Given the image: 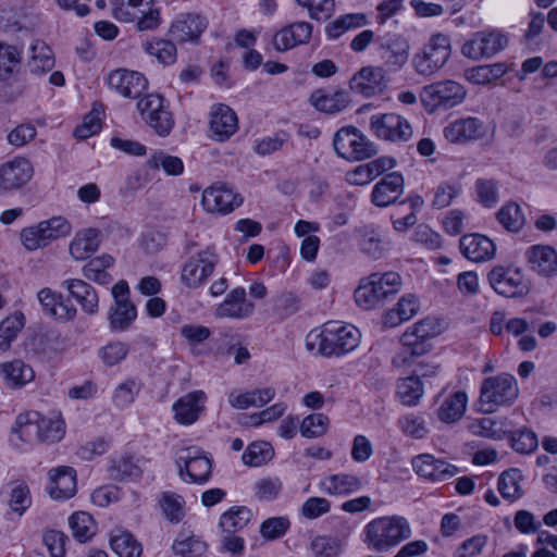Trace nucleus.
Masks as SVG:
<instances>
[{
  "instance_id": "obj_1",
  "label": "nucleus",
  "mask_w": 557,
  "mask_h": 557,
  "mask_svg": "<svg viewBox=\"0 0 557 557\" xmlns=\"http://www.w3.org/2000/svg\"><path fill=\"white\" fill-rule=\"evenodd\" d=\"M443 331L438 319L424 318L409 327L400 337L403 348L394 356L392 362L397 368L413 364L414 358L429 352L432 348L429 341Z\"/></svg>"
},
{
  "instance_id": "obj_2",
  "label": "nucleus",
  "mask_w": 557,
  "mask_h": 557,
  "mask_svg": "<svg viewBox=\"0 0 557 557\" xmlns=\"http://www.w3.org/2000/svg\"><path fill=\"white\" fill-rule=\"evenodd\" d=\"M410 535L411 528L404 517L385 516L366 524L362 541L369 549L382 553L397 546Z\"/></svg>"
},
{
  "instance_id": "obj_3",
  "label": "nucleus",
  "mask_w": 557,
  "mask_h": 557,
  "mask_svg": "<svg viewBox=\"0 0 557 557\" xmlns=\"http://www.w3.org/2000/svg\"><path fill=\"white\" fill-rule=\"evenodd\" d=\"M12 432L24 442L55 443L65 434V423L59 416L45 417L37 411L21 413Z\"/></svg>"
},
{
  "instance_id": "obj_4",
  "label": "nucleus",
  "mask_w": 557,
  "mask_h": 557,
  "mask_svg": "<svg viewBox=\"0 0 557 557\" xmlns=\"http://www.w3.org/2000/svg\"><path fill=\"white\" fill-rule=\"evenodd\" d=\"M360 331L351 324L327 322L322 331L314 335L313 342H307L312 349L318 346V351L325 357L341 356L358 347L360 343Z\"/></svg>"
},
{
  "instance_id": "obj_5",
  "label": "nucleus",
  "mask_w": 557,
  "mask_h": 557,
  "mask_svg": "<svg viewBox=\"0 0 557 557\" xmlns=\"http://www.w3.org/2000/svg\"><path fill=\"white\" fill-rule=\"evenodd\" d=\"M400 287L401 277L397 272L372 273L355 290V300L364 310L374 309L395 296Z\"/></svg>"
},
{
  "instance_id": "obj_6",
  "label": "nucleus",
  "mask_w": 557,
  "mask_h": 557,
  "mask_svg": "<svg viewBox=\"0 0 557 557\" xmlns=\"http://www.w3.org/2000/svg\"><path fill=\"white\" fill-rule=\"evenodd\" d=\"M111 11L121 23H136L139 32H152L162 24L161 10L152 0H111Z\"/></svg>"
},
{
  "instance_id": "obj_7",
  "label": "nucleus",
  "mask_w": 557,
  "mask_h": 557,
  "mask_svg": "<svg viewBox=\"0 0 557 557\" xmlns=\"http://www.w3.org/2000/svg\"><path fill=\"white\" fill-rule=\"evenodd\" d=\"M519 395L517 380L508 373H500L483 380L480 388L479 404L486 413L499 407L511 406Z\"/></svg>"
},
{
  "instance_id": "obj_8",
  "label": "nucleus",
  "mask_w": 557,
  "mask_h": 557,
  "mask_svg": "<svg viewBox=\"0 0 557 557\" xmlns=\"http://www.w3.org/2000/svg\"><path fill=\"white\" fill-rule=\"evenodd\" d=\"M451 42L448 35L433 34L423 48L412 58L414 71L422 76H432L437 73L449 60Z\"/></svg>"
},
{
  "instance_id": "obj_9",
  "label": "nucleus",
  "mask_w": 557,
  "mask_h": 557,
  "mask_svg": "<svg viewBox=\"0 0 557 557\" xmlns=\"http://www.w3.org/2000/svg\"><path fill=\"white\" fill-rule=\"evenodd\" d=\"M70 222L63 216H53L38 224L25 227L21 232V242L25 249L34 251L71 234Z\"/></svg>"
},
{
  "instance_id": "obj_10",
  "label": "nucleus",
  "mask_w": 557,
  "mask_h": 557,
  "mask_svg": "<svg viewBox=\"0 0 557 557\" xmlns=\"http://www.w3.org/2000/svg\"><path fill=\"white\" fill-rule=\"evenodd\" d=\"M335 152L348 161H359L376 153L375 145L359 129L352 126L341 128L333 139Z\"/></svg>"
},
{
  "instance_id": "obj_11",
  "label": "nucleus",
  "mask_w": 557,
  "mask_h": 557,
  "mask_svg": "<svg viewBox=\"0 0 557 557\" xmlns=\"http://www.w3.org/2000/svg\"><path fill=\"white\" fill-rule=\"evenodd\" d=\"M137 109L143 120L161 137L168 136L174 127V117L168 101L159 94L140 97Z\"/></svg>"
},
{
  "instance_id": "obj_12",
  "label": "nucleus",
  "mask_w": 557,
  "mask_h": 557,
  "mask_svg": "<svg viewBox=\"0 0 557 557\" xmlns=\"http://www.w3.org/2000/svg\"><path fill=\"white\" fill-rule=\"evenodd\" d=\"M463 86L455 81H441L422 88L420 99L429 111L449 109L461 103L466 97Z\"/></svg>"
},
{
  "instance_id": "obj_13",
  "label": "nucleus",
  "mask_w": 557,
  "mask_h": 557,
  "mask_svg": "<svg viewBox=\"0 0 557 557\" xmlns=\"http://www.w3.org/2000/svg\"><path fill=\"white\" fill-rule=\"evenodd\" d=\"M370 128L377 138L394 144L407 143L413 136L409 121L394 112L373 114Z\"/></svg>"
},
{
  "instance_id": "obj_14",
  "label": "nucleus",
  "mask_w": 557,
  "mask_h": 557,
  "mask_svg": "<svg viewBox=\"0 0 557 557\" xmlns=\"http://www.w3.org/2000/svg\"><path fill=\"white\" fill-rule=\"evenodd\" d=\"M178 476L186 483H206L212 472V460L197 447L181 451L176 459Z\"/></svg>"
},
{
  "instance_id": "obj_15",
  "label": "nucleus",
  "mask_w": 557,
  "mask_h": 557,
  "mask_svg": "<svg viewBox=\"0 0 557 557\" xmlns=\"http://www.w3.org/2000/svg\"><path fill=\"white\" fill-rule=\"evenodd\" d=\"M508 39L498 30H480L462 45L461 53L471 60L492 58L507 47Z\"/></svg>"
},
{
  "instance_id": "obj_16",
  "label": "nucleus",
  "mask_w": 557,
  "mask_h": 557,
  "mask_svg": "<svg viewBox=\"0 0 557 557\" xmlns=\"http://www.w3.org/2000/svg\"><path fill=\"white\" fill-rule=\"evenodd\" d=\"M487 277L493 289L505 297H521L530 292V283L519 269L495 267Z\"/></svg>"
},
{
  "instance_id": "obj_17",
  "label": "nucleus",
  "mask_w": 557,
  "mask_h": 557,
  "mask_svg": "<svg viewBox=\"0 0 557 557\" xmlns=\"http://www.w3.org/2000/svg\"><path fill=\"white\" fill-rule=\"evenodd\" d=\"M242 195L225 184L216 183L202 193L201 205L209 213L225 215L243 205Z\"/></svg>"
},
{
  "instance_id": "obj_18",
  "label": "nucleus",
  "mask_w": 557,
  "mask_h": 557,
  "mask_svg": "<svg viewBox=\"0 0 557 557\" xmlns=\"http://www.w3.org/2000/svg\"><path fill=\"white\" fill-rule=\"evenodd\" d=\"M359 250L367 257L377 260L389 249L386 232L379 225L369 223L355 228Z\"/></svg>"
},
{
  "instance_id": "obj_19",
  "label": "nucleus",
  "mask_w": 557,
  "mask_h": 557,
  "mask_svg": "<svg viewBox=\"0 0 557 557\" xmlns=\"http://www.w3.org/2000/svg\"><path fill=\"white\" fill-rule=\"evenodd\" d=\"M216 262V256L210 250L190 257L182 269V283L189 288L199 287L213 273Z\"/></svg>"
},
{
  "instance_id": "obj_20",
  "label": "nucleus",
  "mask_w": 557,
  "mask_h": 557,
  "mask_svg": "<svg viewBox=\"0 0 557 557\" xmlns=\"http://www.w3.org/2000/svg\"><path fill=\"white\" fill-rule=\"evenodd\" d=\"M110 89L125 98L137 99L148 87L147 78L137 71L117 69L107 77Z\"/></svg>"
},
{
  "instance_id": "obj_21",
  "label": "nucleus",
  "mask_w": 557,
  "mask_h": 557,
  "mask_svg": "<svg viewBox=\"0 0 557 557\" xmlns=\"http://www.w3.org/2000/svg\"><path fill=\"white\" fill-rule=\"evenodd\" d=\"M208 27V21L198 13H182L170 25L169 35L177 42H197Z\"/></svg>"
},
{
  "instance_id": "obj_22",
  "label": "nucleus",
  "mask_w": 557,
  "mask_h": 557,
  "mask_svg": "<svg viewBox=\"0 0 557 557\" xmlns=\"http://www.w3.org/2000/svg\"><path fill=\"white\" fill-rule=\"evenodd\" d=\"M486 132L485 124L472 116L453 121L443 131L444 137L453 144H466L482 139Z\"/></svg>"
},
{
  "instance_id": "obj_23",
  "label": "nucleus",
  "mask_w": 557,
  "mask_h": 557,
  "mask_svg": "<svg viewBox=\"0 0 557 557\" xmlns=\"http://www.w3.org/2000/svg\"><path fill=\"white\" fill-rule=\"evenodd\" d=\"M209 128L211 138L223 143L230 139L238 128L236 113L225 104H214L211 108Z\"/></svg>"
},
{
  "instance_id": "obj_24",
  "label": "nucleus",
  "mask_w": 557,
  "mask_h": 557,
  "mask_svg": "<svg viewBox=\"0 0 557 557\" xmlns=\"http://www.w3.org/2000/svg\"><path fill=\"white\" fill-rule=\"evenodd\" d=\"M529 268L537 275L552 277L557 274V251L549 245H533L525 251Z\"/></svg>"
},
{
  "instance_id": "obj_25",
  "label": "nucleus",
  "mask_w": 557,
  "mask_h": 557,
  "mask_svg": "<svg viewBox=\"0 0 557 557\" xmlns=\"http://www.w3.org/2000/svg\"><path fill=\"white\" fill-rule=\"evenodd\" d=\"M404 186L405 181L400 173H388L374 185L371 202L380 208L388 207L403 195Z\"/></svg>"
},
{
  "instance_id": "obj_26",
  "label": "nucleus",
  "mask_w": 557,
  "mask_h": 557,
  "mask_svg": "<svg viewBox=\"0 0 557 557\" xmlns=\"http://www.w3.org/2000/svg\"><path fill=\"white\" fill-rule=\"evenodd\" d=\"M349 87L364 97L381 94L385 87L384 70L380 66H364L351 77Z\"/></svg>"
},
{
  "instance_id": "obj_27",
  "label": "nucleus",
  "mask_w": 557,
  "mask_h": 557,
  "mask_svg": "<svg viewBox=\"0 0 557 557\" xmlns=\"http://www.w3.org/2000/svg\"><path fill=\"white\" fill-rule=\"evenodd\" d=\"M382 59L391 71L400 70L408 61L410 45L400 35H386L381 38Z\"/></svg>"
},
{
  "instance_id": "obj_28",
  "label": "nucleus",
  "mask_w": 557,
  "mask_h": 557,
  "mask_svg": "<svg viewBox=\"0 0 557 557\" xmlns=\"http://www.w3.org/2000/svg\"><path fill=\"white\" fill-rule=\"evenodd\" d=\"M412 467L420 476L432 481H445L458 472L457 467L436 459L431 454H421L414 457L412 459Z\"/></svg>"
},
{
  "instance_id": "obj_29",
  "label": "nucleus",
  "mask_w": 557,
  "mask_h": 557,
  "mask_svg": "<svg viewBox=\"0 0 557 557\" xmlns=\"http://www.w3.org/2000/svg\"><path fill=\"white\" fill-rule=\"evenodd\" d=\"M33 165L25 158H15L0 168V187L5 190L21 188L33 176Z\"/></svg>"
},
{
  "instance_id": "obj_30",
  "label": "nucleus",
  "mask_w": 557,
  "mask_h": 557,
  "mask_svg": "<svg viewBox=\"0 0 557 557\" xmlns=\"http://www.w3.org/2000/svg\"><path fill=\"white\" fill-rule=\"evenodd\" d=\"M49 495L52 499L63 500L76 494V471L72 467L61 466L49 471Z\"/></svg>"
},
{
  "instance_id": "obj_31",
  "label": "nucleus",
  "mask_w": 557,
  "mask_h": 557,
  "mask_svg": "<svg viewBox=\"0 0 557 557\" xmlns=\"http://www.w3.org/2000/svg\"><path fill=\"white\" fill-rule=\"evenodd\" d=\"M459 247L461 253L474 262L488 261L496 252L495 244L487 236L478 233L463 235Z\"/></svg>"
},
{
  "instance_id": "obj_32",
  "label": "nucleus",
  "mask_w": 557,
  "mask_h": 557,
  "mask_svg": "<svg viewBox=\"0 0 557 557\" xmlns=\"http://www.w3.org/2000/svg\"><path fill=\"white\" fill-rule=\"evenodd\" d=\"M37 298L45 314L61 322L72 321L77 315V309L73 305L64 302L62 295L50 288L40 289Z\"/></svg>"
},
{
  "instance_id": "obj_33",
  "label": "nucleus",
  "mask_w": 557,
  "mask_h": 557,
  "mask_svg": "<svg viewBox=\"0 0 557 557\" xmlns=\"http://www.w3.org/2000/svg\"><path fill=\"white\" fill-rule=\"evenodd\" d=\"M312 33V25L308 22L292 23L275 33L272 39L274 48L284 52L298 45L306 44Z\"/></svg>"
},
{
  "instance_id": "obj_34",
  "label": "nucleus",
  "mask_w": 557,
  "mask_h": 557,
  "mask_svg": "<svg viewBox=\"0 0 557 557\" xmlns=\"http://www.w3.org/2000/svg\"><path fill=\"white\" fill-rule=\"evenodd\" d=\"M253 311V305L246 299V290L244 287L232 289L223 302H221L214 314L218 318L245 319Z\"/></svg>"
},
{
  "instance_id": "obj_35",
  "label": "nucleus",
  "mask_w": 557,
  "mask_h": 557,
  "mask_svg": "<svg viewBox=\"0 0 557 557\" xmlns=\"http://www.w3.org/2000/svg\"><path fill=\"white\" fill-rule=\"evenodd\" d=\"M206 394L195 391L181 397L173 404L174 418L180 424L189 425L199 419L203 410Z\"/></svg>"
},
{
  "instance_id": "obj_36",
  "label": "nucleus",
  "mask_w": 557,
  "mask_h": 557,
  "mask_svg": "<svg viewBox=\"0 0 557 557\" xmlns=\"http://www.w3.org/2000/svg\"><path fill=\"white\" fill-rule=\"evenodd\" d=\"M62 286L67 289L86 314L94 315L98 312L99 297L90 284L79 278H69L62 283Z\"/></svg>"
},
{
  "instance_id": "obj_37",
  "label": "nucleus",
  "mask_w": 557,
  "mask_h": 557,
  "mask_svg": "<svg viewBox=\"0 0 557 557\" xmlns=\"http://www.w3.org/2000/svg\"><path fill=\"white\" fill-rule=\"evenodd\" d=\"M320 490L330 496H347L362 488L361 479L352 473H335L321 479Z\"/></svg>"
},
{
  "instance_id": "obj_38",
  "label": "nucleus",
  "mask_w": 557,
  "mask_h": 557,
  "mask_svg": "<svg viewBox=\"0 0 557 557\" xmlns=\"http://www.w3.org/2000/svg\"><path fill=\"white\" fill-rule=\"evenodd\" d=\"M101 232L95 227L84 228L75 234L70 244V253L76 260H85L99 249Z\"/></svg>"
},
{
  "instance_id": "obj_39",
  "label": "nucleus",
  "mask_w": 557,
  "mask_h": 557,
  "mask_svg": "<svg viewBox=\"0 0 557 557\" xmlns=\"http://www.w3.org/2000/svg\"><path fill=\"white\" fill-rule=\"evenodd\" d=\"M0 376L8 387L21 388L34 380L35 372L22 360H13L0 364Z\"/></svg>"
},
{
  "instance_id": "obj_40",
  "label": "nucleus",
  "mask_w": 557,
  "mask_h": 557,
  "mask_svg": "<svg viewBox=\"0 0 557 557\" xmlns=\"http://www.w3.org/2000/svg\"><path fill=\"white\" fill-rule=\"evenodd\" d=\"M22 51L0 41V82L10 83L17 78L21 71Z\"/></svg>"
},
{
  "instance_id": "obj_41",
  "label": "nucleus",
  "mask_w": 557,
  "mask_h": 557,
  "mask_svg": "<svg viewBox=\"0 0 557 557\" xmlns=\"http://www.w3.org/2000/svg\"><path fill=\"white\" fill-rule=\"evenodd\" d=\"M275 389L273 387H263L253 389L246 393L237 394L232 392L228 394V403L232 407L244 410L250 407H263L275 397Z\"/></svg>"
},
{
  "instance_id": "obj_42",
  "label": "nucleus",
  "mask_w": 557,
  "mask_h": 557,
  "mask_svg": "<svg viewBox=\"0 0 557 557\" xmlns=\"http://www.w3.org/2000/svg\"><path fill=\"white\" fill-rule=\"evenodd\" d=\"M108 472L114 481H133L139 479L143 474L138 462L128 455L111 459Z\"/></svg>"
},
{
  "instance_id": "obj_43",
  "label": "nucleus",
  "mask_w": 557,
  "mask_h": 557,
  "mask_svg": "<svg viewBox=\"0 0 557 557\" xmlns=\"http://www.w3.org/2000/svg\"><path fill=\"white\" fill-rule=\"evenodd\" d=\"M32 57L28 62L29 71L35 75H42L54 66V55L51 48L42 40H34L30 46Z\"/></svg>"
},
{
  "instance_id": "obj_44",
  "label": "nucleus",
  "mask_w": 557,
  "mask_h": 557,
  "mask_svg": "<svg viewBox=\"0 0 557 557\" xmlns=\"http://www.w3.org/2000/svg\"><path fill=\"white\" fill-rule=\"evenodd\" d=\"M114 264V258L110 255L103 253L99 257L90 259L83 267V274L87 280H90L100 285H108L112 282L113 277L109 274L108 269Z\"/></svg>"
},
{
  "instance_id": "obj_45",
  "label": "nucleus",
  "mask_w": 557,
  "mask_h": 557,
  "mask_svg": "<svg viewBox=\"0 0 557 557\" xmlns=\"http://www.w3.org/2000/svg\"><path fill=\"white\" fill-rule=\"evenodd\" d=\"M468 396L458 391L447 397L437 409V417L442 422L454 423L462 418L466 412Z\"/></svg>"
},
{
  "instance_id": "obj_46",
  "label": "nucleus",
  "mask_w": 557,
  "mask_h": 557,
  "mask_svg": "<svg viewBox=\"0 0 557 557\" xmlns=\"http://www.w3.org/2000/svg\"><path fill=\"white\" fill-rule=\"evenodd\" d=\"M158 504L163 517L171 523L177 524L185 517V500L183 496L165 491L158 498Z\"/></svg>"
},
{
  "instance_id": "obj_47",
  "label": "nucleus",
  "mask_w": 557,
  "mask_h": 557,
  "mask_svg": "<svg viewBox=\"0 0 557 557\" xmlns=\"http://www.w3.org/2000/svg\"><path fill=\"white\" fill-rule=\"evenodd\" d=\"M137 318V309L133 302H117L110 308L109 324L113 332H124Z\"/></svg>"
},
{
  "instance_id": "obj_48",
  "label": "nucleus",
  "mask_w": 557,
  "mask_h": 557,
  "mask_svg": "<svg viewBox=\"0 0 557 557\" xmlns=\"http://www.w3.org/2000/svg\"><path fill=\"white\" fill-rule=\"evenodd\" d=\"M424 394L419 375H410L398 380L396 395L405 406L418 405Z\"/></svg>"
},
{
  "instance_id": "obj_49",
  "label": "nucleus",
  "mask_w": 557,
  "mask_h": 557,
  "mask_svg": "<svg viewBox=\"0 0 557 557\" xmlns=\"http://www.w3.org/2000/svg\"><path fill=\"white\" fill-rule=\"evenodd\" d=\"M110 545L120 557H140L141 544L127 531L115 530L111 534Z\"/></svg>"
},
{
  "instance_id": "obj_50",
  "label": "nucleus",
  "mask_w": 557,
  "mask_h": 557,
  "mask_svg": "<svg viewBox=\"0 0 557 557\" xmlns=\"http://www.w3.org/2000/svg\"><path fill=\"white\" fill-rule=\"evenodd\" d=\"M144 50L164 65L173 64L176 60L177 49L172 40L152 38L144 44Z\"/></svg>"
},
{
  "instance_id": "obj_51",
  "label": "nucleus",
  "mask_w": 557,
  "mask_h": 557,
  "mask_svg": "<svg viewBox=\"0 0 557 557\" xmlns=\"http://www.w3.org/2000/svg\"><path fill=\"white\" fill-rule=\"evenodd\" d=\"M251 516L247 507H233L221 516L219 525L225 533H236L248 524Z\"/></svg>"
},
{
  "instance_id": "obj_52",
  "label": "nucleus",
  "mask_w": 557,
  "mask_h": 557,
  "mask_svg": "<svg viewBox=\"0 0 557 557\" xmlns=\"http://www.w3.org/2000/svg\"><path fill=\"white\" fill-rule=\"evenodd\" d=\"M274 456L273 447L264 441L253 442L244 451L243 462L250 467H260L269 462Z\"/></svg>"
},
{
  "instance_id": "obj_53",
  "label": "nucleus",
  "mask_w": 557,
  "mask_h": 557,
  "mask_svg": "<svg viewBox=\"0 0 557 557\" xmlns=\"http://www.w3.org/2000/svg\"><path fill=\"white\" fill-rule=\"evenodd\" d=\"M521 478V472L518 469H510L500 474L498 491L505 499L513 502L522 496Z\"/></svg>"
},
{
  "instance_id": "obj_54",
  "label": "nucleus",
  "mask_w": 557,
  "mask_h": 557,
  "mask_svg": "<svg viewBox=\"0 0 557 557\" xmlns=\"http://www.w3.org/2000/svg\"><path fill=\"white\" fill-rule=\"evenodd\" d=\"M368 20L363 13H349L339 16L326 26V34L330 38L336 39L345 32L367 25Z\"/></svg>"
},
{
  "instance_id": "obj_55",
  "label": "nucleus",
  "mask_w": 557,
  "mask_h": 557,
  "mask_svg": "<svg viewBox=\"0 0 557 557\" xmlns=\"http://www.w3.org/2000/svg\"><path fill=\"white\" fill-rule=\"evenodd\" d=\"M74 537L81 543L90 540L96 533L94 518L84 511L73 513L69 519Z\"/></svg>"
},
{
  "instance_id": "obj_56",
  "label": "nucleus",
  "mask_w": 557,
  "mask_h": 557,
  "mask_svg": "<svg viewBox=\"0 0 557 557\" xmlns=\"http://www.w3.org/2000/svg\"><path fill=\"white\" fill-rule=\"evenodd\" d=\"M497 221L509 232H519L524 223V214L516 202L503 206L496 214Z\"/></svg>"
},
{
  "instance_id": "obj_57",
  "label": "nucleus",
  "mask_w": 557,
  "mask_h": 557,
  "mask_svg": "<svg viewBox=\"0 0 557 557\" xmlns=\"http://www.w3.org/2000/svg\"><path fill=\"white\" fill-rule=\"evenodd\" d=\"M24 327V314L15 312L0 323V349L5 351Z\"/></svg>"
},
{
  "instance_id": "obj_58",
  "label": "nucleus",
  "mask_w": 557,
  "mask_h": 557,
  "mask_svg": "<svg viewBox=\"0 0 557 557\" xmlns=\"http://www.w3.org/2000/svg\"><path fill=\"white\" fill-rule=\"evenodd\" d=\"M148 164L151 169H162L166 175L177 176L184 172L182 159L163 151H156L151 154Z\"/></svg>"
},
{
  "instance_id": "obj_59",
  "label": "nucleus",
  "mask_w": 557,
  "mask_h": 557,
  "mask_svg": "<svg viewBox=\"0 0 557 557\" xmlns=\"http://www.w3.org/2000/svg\"><path fill=\"white\" fill-rule=\"evenodd\" d=\"M313 106L325 113H337L348 106L347 95L344 91H336L331 95H312Z\"/></svg>"
},
{
  "instance_id": "obj_60",
  "label": "nucleus",
  "mask_w": 557,
  "mask_h": 557,
  "mask_svg": "<svg viewBox=\"0 0 557 557\" xmlns=\"http://www.w3.org/2000/svg\"><path fill=\"white\" fill-rule=\"evenodd\" d=\"M399 430L411 438H424L429 433L426 421L422 416L408 413L400 417L397 421Z\"/></svg>"
},
{
  "instance_id": "obj_61",
  "label": "nucleus",
  "mask_w": 557,
  "mask_h": 557,
  "mask_svg": "<svg viewBox=\"0 0 557 557\" xmlns=\"http://www.w3.org/2000/svg\"><path fill=\"white\" fill-rule=\"evenodd\" d=\"M342 541L336 536L317 535L310 543L314 557H336L342 550Z\"/></svg>"
},
{
  "instance_id": "obj_62",
  "label": "nucleus",
  "mask_w": 557,
  "mask_h": 557,
  "mask_svg": "<svg viewBox=\"0 0 557 557\" xmlns=\"http://www.w3.org/2000/svg\"><path fill=\"white\" fill-rule=\"evenodd\" d=\"M141 389V384L135 379H127L120 383L113 393V403L116 407L124 409L134 403Z\"/></svg>"
},
{
  "instance_id": "obj_63",
  "label": "nucleus",
  "mask_w": 557,
  "mask_h": 557,
  "mask_svg": "<svg viewBox=\"0 0 557 557\" xmlns=\"http://www.w3.org/2000/svg\"><path fill=\"white\" fill-rule=\"evenodd\" d=\"M298 5L307 9L310 18L315 21L329 20L335 10L334 0H296Z\"/></svg>"
},
{
  "instance_id": "obj_64",
  "label": "nucleus",
  "mask_w": 557,
  "mask_h": 557,
  "mask_svg": "<svg viewBox=\"0 0 557 557\" xmlns=\"http://www.w3.org/2000/svg\"><path fill=\"white\" fill-rule=\"evenodd\" d=\"M129 348L122 342H110L98 351L99 358L107 367H113L123 361L128 355Z\"/></svg>"
}]
</instances>
